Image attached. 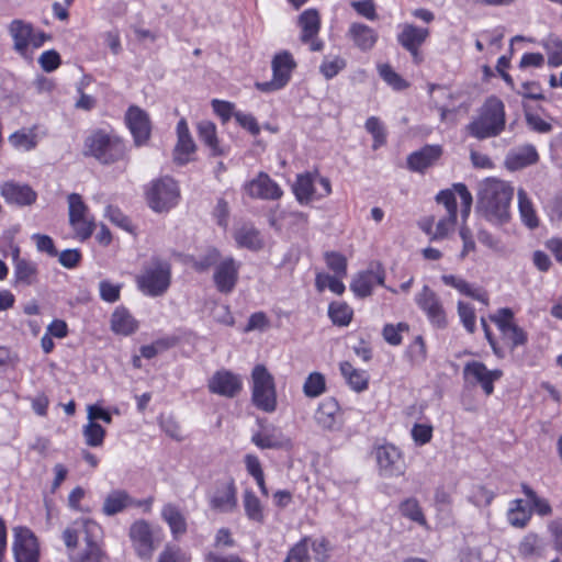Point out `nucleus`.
I'll use <instances>...</instances> for the list:
<instances>
[{
  "label": "nucleus",
  "instance_id": "6",
  "mask_svg": "<svg viewBox=\"0 0 562 562\" xmlns=\"http://www.w3.org/2000/svg\"><path fill=\"white\" fill-rule=\"evenodd\" d=\"M271 67L272 79L270 81L257 82L256 85L257 89L262 92H272L284 88L291 79L296 63L291 53L283 50L274 55Z\"/></svg>",
  "mask_w": 562,
  "mask_h": 562
},
{
  "label": "nucleus",
  "instance_id": "12",
  "mask_svg": "<svg viewBox=\"0 0 562 562\" xmlns=\"http://www.w3.org/2000/svg\"><path fill=\"white\" fill-rule=\"evenodd\" d=\"M125 123L133 136L135 146L140 147L148 143L151 134V122L144 110L131 105L125 113Z\"/></svg>",
  "mask_w": 562,
  "mask_h": 562
},
{
  "label": "nucleus",
  "instance_id": "61",
  "mask_svg": "<svg viewBox=\"0 0 562 562\" xmlns=\"http://www.w3.org/2000/svg\"><path fill=\"white\" fill-rule=\"evenodd\" d=\"M379 74L385 82L396 90H402L407 87V82L387 64L379 67Z\"/></svg>",
  "mask_w": 562,
  "mask_h": 562
},
{
  "label": "nucleus",
  "instance_id": "62",
  "mask_svg": "<svg viewBox=\"0 0 562 562\" xmlns=\"http://www.w3.org/2000/svg\"><path fill=\"white\" fill-rule=\"evenodd\" d=\"M121 284H115L109 280H102L99 283L100 297L108 303H115L120 300Z\"/></svg>",
  "mask_w": 562,
  "mask_h": 562
},
{
  "label": "nucleus",
  "instance_id": "34",
  "mask_svg": "<svg viewBox=\"0 0 562 562\" xmlns=\"http://www.w3.org/2000/svg\"><path fill=\"white\" fill-rule=\"evenodd\" d=\"M469 133L479 139L492 136V105L487 99L479 117L468 125Z\"/></svg>",
  "mask_w": 562,
  "mask_h": 562
},
{
  "label": "nucleus",
  "instance_id": "24",
  "mask_svg": "<svg viewBox=\"0 0 562 562\" xmlns=\"http://www.w3.org/2000/svg\"><path fill=\"white\" fill-rule=\"evenodd\" d=\"M1 195L9 204L29 206L35 203L37 193L29 186L15 181H7L1 186Z\"/></svg>",
  "mask_w": 562,
  "mask_h": 562
},
{
  "label": "nucleus",
  "instance_id": "27",
  "mask_svg": "<svg viewBox=\"0 0 562 562\" xmlns=\"http://www.w3.org/2000/svg\"><path fill=\"white\" fill-rule=\"evenodd\" d=\"M211 508L231 513L237 507V487L233 479L217 487L210 499Z\"/></svg>",
  "mask_w": 562,
  "mask_h": 562
},
{
  "label": "nucleus",
  "instance_id": "29",
  "mask_svg": "<svg viewBox=\"0 0 562 562\" xmlns=\"http://www.w3.org/2000/svg\"><path fill=\"white\" fill-rule=\"evenodd\" d=\"M347 36L362 52L371 50L379 38L378 32L374 29L360 22L350 24Z\"/></svg>",
  "mask_w": 562,
  "mask_h": 562
},
{
  "label": "nucleus",
  "instance_id": "17",
  "mask_svg": "<svg viewBox=\"0 0 562 562\" xmlns=\"http://www.w3.org/2000/svg\"><path fill=\"white\" fill-rule=\"evenodd\" d=\"M246 193L252 199L279 200L283 195L280 186L266 172H259L256 178L245 184Z\"/></svg>",
  "mask_w": 562,
  "mask_h": 562
},
{
  "label": "nucleus",
  "instance_id": "13",
  "mask_svg": "<svg viewBox=\"0 0 562 562\" xmlns=\"http://www.w3.org/2000/svg\"><path fill=\"white\" fill-rule=\"evenodd\" d=\"M416 303L426 313L434 326L439 328L447 326L446 312L441 301L428 285H424L423 290L416 295Z\"/></svg>",
  "mask_w": 562,
  "mask_h": 562
},
{
  "label": "nucleus",
  "instance_id": "42",
  "mask_svg": "<svg viewBox=\"0 0 562 562\" xmlns=\"http://www.w3.org/2000/svg\"><path fill=\"white\" fill-rule=\"evenodd\" d=\"M518 210L521 222L530 229L539 226V217L535 210L532 201L524 189L518 190Z\"/></svg>",
  "mask_w": 562,
  "mask_h": 562
},
{
  "label": "nucleus",
  "instance_id": "30",
  "mask_svg": "<svg viewBox=\"0 0 562 562\" xmlns=\"http://www.w3.org/2000/svg\"><path fill=\"white\" fill-rule=\"evenodd\" d=\"M441 281L457 291H459L461 294L465 296H470L484 305H488V292L480 286H475L469 282H467L464 279L453 276V274H443L441 277Z\"/></svg>",
  "mask_w": 562,
  "mask_h": 562
},
{
  "label": "nucleus",
  "instance_id": "9",
  "mask_svg": "<svg viewBox=\"0 0 562 562\" xmlns=\"http://www.w3.org/2000/svg\"><path fill=\"white\" fill-rule=\"evenodd\" d=\"M456 194H459L461 199V214L463 218H467L470 214L472 206V194L468 190L464 183H453L451 189H445L437 193L436 202L442 204L447 210V215L458 216Z\"/></svg>",
  "mask_w": 562,
  "mask_h": 562
},
{
  "label": "nucleus",
  "instance_id": "26",
  "mask_svg": "<svg viewBox=\"0 0 562 562\" xmlns=\"http://www.w3.org/2000/svg\"><path fill=\"white\" fill-rule=\"evenodd\" d=\"M514 188L509 182L494 179V217L505 222L510 216Z\"/></svg>",
  "mask_w": 562,
  "mask_h": 562
},
{
  "label": "nucleus",
  "instance_id": "1",
  "mask_svg": "<svg viewBox=\"0 0 562 562\" xmlns=\"http://www.w3.org/2000/svg\"><path fill=\"white\" fill-rule=\"evenodd\" d=\"M82 155L110 166L128 159L126 142L113 131L97 128L85 138Z\"/></svg>",
  "mask_w": 562,
  "mask_h": 562
},
{
  "label": "nucleus",
  "instance_id": "57",
  "mask_svg": "<svg viewBox=\"0 0 562 562\" xmlns=\"http://www.w3.org/2000/svg\"><path fill=\"white\" fill-rule=\"evenodd\" d=\"M310 538L304 537L297 543H295L288 552V555L283 562H308V542Z\"/></svg>",
  "mask_w": 562,
  "mask_h": 562
},
{
  "label": "nucleus",
  "instance_id": "35",
  "mask_svg": "<svg viewBox=\"0 0 562 562\" xmlns=\"http://www.w3.org/2000/svg\"><path fill=\"white\" fill-rule=\"evenodd\" d=\"M464 378L470 383L481 384L487 395L492 394V371L483 363H468L464 368Z\"/></svg>",
  "mask_w": 562,
  "mask_h": 562
},
{
  "label": "nucleus",
  "instance_id": "48",
  "mask_svg": "<svg viewBox=\"0 0 562 562\" xmlns=\"http://www.w3.org/2000/svg\"><path fill=\"white\" fill-rule=\"evenodd\" d=\"M521 491L526 495L528 502L530 503V507L532 513L535 512L539 516H550L552 514V506L549 501L542 497H539L537 493L528 485L521 484Z\"/></svg>",
  "mask_w": 562,
  "mask_h": 562
},
{
  "label": "nucleus",
  "instance_id": "40",
  "mask_svg": "<svg viewBox=\"0 0 562 562\" xmlns=\"http://www.w3.org/2000/svg\"><path fill=\"white\" fill-rule=\"evenodd\" d=\"M532 509L525 503L524 499H514L507 512L508 522L516 528H525L530 521Z\"/></svg>",
  "mask_w": 562,
  "mask_h": 562
},
{
  "label": "nucleus",
  "instance_id": "33",
  "mask_svg": "<svg viewBox=\"0 0 562 562\" xmlns=\"http://www.w3.org/2000/svg\"><path fill=\"white\" fill-rule=\"evenodd\" d=\"M317 177V173L312 172L300 173L296 176V180L293 184V192L300 204H308L316 198L314 183Z\"/></svg>",
  "mask_w": 562,
  "mask_h": 562
},
{
  "label": "nucleus",
  "instance_id": "50",
  "mask_svg": "<svg viewBox=\"0 0 562 562\" xmlns=\"http://www.w3.org/2000/svg\"><path fill=\"white\" fill-rule=\"evenodd\" d=\"M82 435L86 445L95 448L103 445L106 431L97 422H88V424L82 427Z\"/></svg>",
  "mask_w": 562,
  "mask_h": 562
},
{
  "label": "nucleus",
  "instance_id": "22",
  "mask_svg": "<svg viewBox=\"0 0 562 562\" xmlns=\"http://www.w3.org/2000/svg\"><path fill=\"white\" fill-rule=\"evenodd\" d=\"M149 505V501H137L133 498L125 490H113L104 498L102 513L105 516H114L127 508Z\"/></svg>",
  "mask_w": 562,
  "mask_h": 562
},
{
  "label": "nucleus",
  "instance_id": "39",
  "mask_svg": "<svg viewBox=\"0 0 562 562\" xmlns=\"http://www.w3.org/2000/svg\"><path fill=\"white\" fill-rule=\"evenodd\" d=\"M340 372L353 391L363 392L368 389L369 375L366 371L356 369L350 362L345 361L340 363Z\"/></svg>",
  "mask_w": 562,
  "mask_h": 562
},
{
  "label": "nucleus",
  "instance_id": "38",
  "mask_svg": "<svg viewBox=\"0 0 562 562\" xmlns=\"http://www.w3.org/2000/svg\"><path fill=\"white\" fill-rule=\"evenodd\" d=\"M111 329L127 336L137 329V323L125 307H116L111 316Z\"/></svg>",
  "mask_w": 562,
  "mask_h": 562
},
{
  "label": "nucleus",
  "instance_id": "37",
  "mask_svg": "<svg viewBox=\"0 0 562 562\" xmlns=\"http://www.w3.org/2000/svg\"><path fill=\"white\" fill-rule=\"evenodd\" d=\"M100 531V526L93 521L85 520L82 521L79 529L67 528L63 532V539L67 548H76L78 543V539L83 535L85 541L87 542V537L91 539H95L97 532Z\"/></svg>",
  "mask_w": 562,
  "mask_h": 562
},
{
  "label": "nucleus",
  "instance_id": "55",
  "mask_svg": "<svg viewBox=\"0 0 562 562\" xmlns=\"http://www.w3.org/2000/svg\"><path fill=\"white\" fill-rule=\"evenodd\" d=\"M325 261H326L327 267L338 278H345L347 276V259L340 252H337V251L326 252Z\"/></svg>",
  "mask_w": 562,
  "mask_h": 562
},
{
  "label": "nucleus",
  "instance_id": "59",
  "mask_svg": "<svg viewBox=\"0 0 562 562\" xmlns=\"http://www.w3.org/2000/svg\"><path fill=\"white\" fill-rule=\"evenodd\" d=\"M364 126H366V130L372 135V137L374 139V145H373L374 148H378L379 146H381L382 144L385 143V140H386L385 128L379 117L370 116L366 121Z\"/></svg>",
  "mask_w": 562,
  "mask_h": 562
},
{
  "label": "nucleus",
  "instance_id": "3",
  "mask_svg": "<svg viewBox=\"0 0 562 562\" xmlns=\"http://www.w3.org/2000/svg\"><path fill=\"white\" fill-rule=\"evenodd\" d=\"M171 267L166 260L153 257L136 278L138 289L148 296H160L169 288Z\"/></svg>",
  "mask_w": 562,
  "mask_h": 562
},
{
  "label": "nucleus",
  "instance_id": "54",
  "mask_svg": "<svg viewBox=\"0 0 562 562\" xmlns=\"http://www.w3.org/2000/svg\"><path fill=\"white\" fill-rule=\"evenodd\" d=\"M106 557L100 549L95 539L87 537V548L82 554L72 559V562H105Z\"/></svg>",
  "mask_w": 562,
  "mask_h": 562
},
{
  "label": "nucleus",
  "instance_id": "60",
  "mask_svg": "<svg viewBox=\"0 0 562 562\" xmlns=\"http://www.w3.org/2000/svg\"><path fill=\"white\" fill-rule=\"evenodd\" d=\"M543 209L551 223H561L562 193H557L551 199H549Z\"/></svg>",
  "mask_w": 562,
  "mask_h": 562
},
{
  "label": "nucleus",
  "instance_id": "23",
  "mask_svg": "<svg viewBox=\"0 0 562 562\" xmlns=\"http://www.w3.org/2000/svg\"><path fill=\"white\" fill-rule=\"evenodd\" d=\"M177 138L173 149V161L177 165L183 166L191 160L190 156L196 149L186 119H181L177 124Z\"/></svg>",
  "mask_w": 562,
  "mask_h": 562
},
{
  "label": "nucleus",
  "instance_id": "4",
  "mask_svg": "<svg viewBox=\"0 0 562 562\" xmlns=\"http://www.w3.org/2000/svg\"><path fill=\"white\" fill-rule=\"evenodd\" d=\"M252 404L260 411L273 413L277 409V391L274 378L263 364H257L251 372Z\"/></svg>",
  "mask_w": 562,
  "mask_h": 562
},
{
  "label": "nucleus",
  "instance_id": "20",
  "mask_svg": "<svg viewBox=\"0 0 562 562\" xmlns=\"http://www.w3.org/2000/svg\"><path fill=\"white\" fill-rule=\"evenodd\" d=\"M315 420L325 430H338L342 426V413L334 397L324 398L315 413Z\"/></svg>",
  "mask_w": 562,
  "mask_h": 562
},
{
  "label": "nucleus",
  "instance_id": "49",
  "mask_svg": "<svg viewBox=\"0 0 562 562\" xmlns=\"http://www.w3.org/2000/svg\"><path fill=\"white\" fill-rule=\"evenodd\" d=\"M328 316L335 325L347 326L352 318V310L342 302H333L328 307Z\"/></svg>",
  "mask_w": 562,
  "mask_h": 562
},
{
  "label": "nucleus",
  "instance_id": "5",
  "mask_svg": "<svg viewBox=\"0 0 562 562\" xmlns=\"http://www.w3.org/2000/svg\"><path fill=\"white\" fill-rule=\"evenodd\" d=\"M146 196L154 211L165 212L178 203L179 188L172 178L162 177L151 182Z\"/></svg>",
  "mask_w": 562,
  "mask_h": 562
},
{
  "label": "nucleus",
  "instance_id": "64",
  "mask_svg": "<svg viewBox=\"0 0 562 562\" xmlns=\"http://www.w3.org/2000/svg\"><path fill=\"white\" fill-rule=\"evenodd\" d=\"M346 67L345 59L335 57L334 59H324L319 66L321 74L326 79H331L339 74Z\"/></svg>",
  "mask_w": 562,
  "mask_h": 562
},
{
  "label": "nucleus",
  "instance_id": "58",
  "mask_svg": "<svg viewBox=\"0 0 562 562\" xmlns=\"http://www.w3.org/2000/svg\"><path fill=\"white\" fill-rule=\"evenodd\" d=\"M191 557L177 546L167 544L158 555L157 562H190Z\"/></svg>",
  "mask_w": 562,
  "mask_h": 562
},
{
  "label": "nucleus",
  "instance_id": "21",
  "mask_svg": "<svg viewBox=\"0 0 562 562\" xmlns=\"http://www.w3.org/2000/svg\"><path fill=\"white\" fill-rule=\"evenodd\" d=\"M539 153L535 145L525 144L510 149L504 160V166L508 171H518L538 164Z\"/></svg>",
  "mask_w": 562,
  "mask_h": 562
},
{
  "label": "nucleus",
  "instance_id": "46",
  "mask_svg": "<svg viewBox=\"0 0 562 562\" xmlns=\"http://www.w3.org/2000/svg\"><path fill=\"white\" fill-rule=\"evenodd\" d=\"M542 549V541L535 532L525 535L518 544V553L524 559L540 557Z\"/></svg>",
  "mask_w": 562,
  "mask_h": 562
},
{
  "label": "nucleus",
  "instance_id": "43",
  "mask_svg": "<svg viewBox=\"0 0 562 562\" xmlns=\"http://www.w3.org/2000/svg\"><path fill=\"white\" fill-rule=\"evenodd\" d=\"M238 247L256 251L262 248L263 243L260 233L255 227L243 226L235 233Z\"/></svg>",
  "mask_w": 562,
  "mask_h": 562
},
{
  "label": "nucleus",
  "instance_id": "16",
  "mask_svg": "<svg viewBox=\"0 0 562 562\" xmlns=\"http://www.w3.org/2000/svg\"><path fill=\"white\" fill-rule=\"evenodd\" d=\"M128 535L137 555L149 560L155 550L150 525L143 519L136 520L130 527Z\"/></svg>",
  "mask_w": 562,
  "mask_h": 562
},
{
  "label": "nucleus",
  "instance_id": "36",
  "mask_svg": "<svg viewBox=\"0 0 562 562\" xmlns=\"http://www.w3.org/2000/svg\"><path fill=\"white\" fill-rule=\"evenodd\" d=\"M243 506L246 517L256 524L262 525L266 520L265 506L250 488H246L243 494Z\"/></svg>",
  "mask_w": 562,
  "mask_h": 562
},
{
  "label": "nucleus",
  "instance_id": "11",
  "mask_svg": "<svg viewBox=\"0 0 562 562\" xmlns=\"http://www.w3.org/2000/svg\"><path fill=\"white\" fill-rule=\"evenodd\" d=\"M428 37V29L414 24H404L402 31L397 34V42L411 54L413 61L419 65L424 60L420 47Z\"/></svg>",
  "mask_w": 562,
  "mask_h": 562
},
{
  "label": "nucleus",
  "instance_id": "32",
  "mask_svg": "<svg viewBox=\"0 0 562 562\" xmlns=\"http://www.w3.org/2000/svg\"><path fill=\"white\" fill-rule=\"evenodd\" d=\"M32 24L23 20L16 19L10 23L9 33L13 38L14 49L18 53L24 54L27 50L32 38Z\"/></svg>",
  "mask_w": 562,
  "mask_h": 562
},
{
  "label": "nucleus",
  "instance_id": "25",
  "mask_svg": "<svg viewBox=\"0 0 562 562\" xmlns=\"http://www.w3.org/2000/svg\"><path fill=\"white\" fill-rule=\"evenodd\" d=\"M20 250L16 248L14 250V257H13V283L15 286H31L37 283L38 281V267L37 263L21 258L19 256Z\"/></svg>",
  "mask_w": 562,
  "mask_h": 562
},
{
  "label": "nucleus",
  "instance_id": "53",
  "mask_svg": "<svg viewBox=\"0 0 562 562\" xmlns=\"http://www.w3.org/2000/svg\"><path fill=\"white\" fill-rule=\"evenodd\" d=\"M69 204V223L75 225L80 217L89 215V210L82 198L78 193H71L68 195Z\"/></svg>",
  "mask_w": 562,
  "mask_h": 562
},
{
  "label": "nucleus",
  "instance_id": "28",
  "mask_svg": "<svg viewBox=\"0 0 562 562\" xmlns=\"http://www.w3.org/2000/svg\"><path fill=\"white\" fill-rule=\"evenodd\" d=\"M442 155V148L439 145H426L422 149L412 153L407 157V167L412 171L424 172L434 165Z\"/></svg>",
  "mask_w": 562,
  "mask_h": 562
},
{
  "label": "nucleus",
  "instance_id": "63",
  "mask_svg": "<svg viewBox=\"0 0 562 562\" xmlns=\"http://www.w3.org/2000/svg\"><path fill=\"white\" fill-rule=\"evenodd\" d=\"M457 217L454 215H447L441 218L436 226L435 233L431 235V241L445 239L451 232L454 231L457 224Z\"/></svg>",
  "mask_w": 562,
  "mask_h": 562
},
{
  "label": "nucleus",
  "instance_id": "51",
  "mask_svg": "<svg viewBox=\"0 0 562 562\" xmlns=\"http://www.w3.org/2000/svg\"><path fill=\"white\" fill-rule=\"evenodd\" d=\"M221 254L216 248L210 247L192 261V267L198 272H205L220 262Z\"/></svg>",
  "mask_w": 562,
  "mask_h": 562
},
{
  "label": "nucleus",
  "instance_id": "8",
  "mask_svg": "<svg viewBox=\"0 0 562 562\" xmlns=\"http://www.w3.org/2000/svg\"><path fill=\"white\" fill-rule=\"evenodd\" d=\"M12 550L15 562H38L37 539L27 527L18 526L13 528Z\"/></svg>",
  "mask_w": 562,
  "mask_h": 562
},
{
  "label": "nucleus",
  "instance_id": "19",
  "mask_svg": "<svg viewBox=\"0 0 562 562\" xmlns=\"http://www.w3.org/2000/svg\"><path fill=\"white\" fill-rule=\"evenodd\" d=\"M261 427L260 431L254 432L251 442L259 449H283L290 446V439L282 430L273 425L263 426L262 420L258 419Z\"/></svg>",
  "mask_w": 562,
  "mask_h": 562
},
{
  "label": "nucleus",
  "instance_id": "52",
  "mask_svg": "<svg viewBox=\"0 0 562 562\" xmlns=\"http://www.w3.org/2000/svg\"><path fill=\"white\" fill-rule=\"evenodd\" d=\"M326 390L325 376L319 372L311 373L303 385V392L307 397H317Z\"/></svg>",
  "mask_w": 562,
  "mask_h": 562
},
{
  "label": "nucleus",
  "instance_id": "18",
  "mask_svg": "<svg viewBox=\"0 0 562 562\" xmlns=\"http://www.w3.org/2000/svg\"><path fill=\"white\" fill-rule=\"evenodd\" d=\"M385 271L380 263L372 265L367 271L359 272L350 284L351 291L359 297L371 295L375 284L383 285Z\"/></svg>",
  "mask_w": 562,
  "mask_h": 562
},
{
  "label": "nucleus",
  "instance_id": "14",
  "mask_svg": "<svg viewBox=\"0 0 562 562\" xmlns=\"http://www.w3.org/2000/svg\"><path fill=\"white\" fill-rule=\"evenodd\" d=\"M240 263L233 257L221 260L214 270L213 281L218 292L232 293L238 282Z\"/></svg>",
  "mask_w": 562,
  "mask_h": 562
},
{
  "label": "nucleus",
  "instance_id": "31",
  "mask_svg": "<svg viewBox=\"0 0 562 562\" xmlns=\"http://www.w3.org/2000/svg\"><path fill=\"white\" fill-rule=\"evenodd\" d=\"M200 140L209 147L212 156H226L228 148L222 146L217 138L216 125L211 121H201L198 126Z\"/></svg>",
  "mask_w": 562,
  "mask_h": 562
},
{
  "label": "nucleus",
  "instance_id": "10",
  "mask_svg": "<svg viewBox=\"0 0 562 562\" xmlns=\"http://www.w3.org/2000/svg\"><path fill=\"white\" fill-rule=\"evenodd\" d=\"M209 392L227 398L236 397L243 390L241 376L227 369H221L207 381Z\"/></svg>",
  "mask_w": 562,
  "mask_h": 562
},
{
  "label": "nucleus",
  "instance_id": "15",
  "mask_svg": "<svg viewBox=\"0 0 562 562\" xmlns=\"http://www.w3.org/2000/svg\"><path fill=\"white\" fill-rule=\"evenodd\" d=\"M299 25L302 29L301 41L310 44L312 52H321L324 47L323 41L317 38L321 29L319 13L315 9H307L299 16Z\"/></svg>",
  "mask_w": 562,
  "mask_h": 562
},
{
  "label": "nucleus",
  "instance_id": "45",
  "mask_svg": "<svg viewBox=\"0 0 562 562\" xmlns=\"http://www.w3.org/2000/svg\"><path fill=\"white\" fill-rule=\"evenodd\" d=\"M401 515L419 526L426 527L427 520L419 505V502L415 497H408L402 501L398 505Z\"/></svg>",
  "mask_w": 562,
  "mask_h": 562
},
{
  "label": "nucleus",
  "instance_id": "44",
  "mask_svg": "<svg viewBox=\"0 0 562 562\" xmlns=\"http://www.w3.org/2000/svg\"><path fill=\"white\" fill-rule=\"evenodd\" d=\"M476 210L484 214L487 220L492 217V178H485L477 186Z\"/></svg>",
  "mask_w": 562,
  "mask_h": 562
},
{
  "label": "nucleus",
  "instance_id": "2",
  "mask_svg": "<svg viewBox=\"0 0 562 562\" xmlns=\"http://www.w3.org/2000/svg\"><path fill=\"white\" fill-rule=\"evenodd\" d=\"M494 325L498 331V342L494 340V355L497 357L514 353L528 344V333L519 325L510 307H501L494 313Z\"/></svg>",
  "mask_w": 562,
  "mask_h": 562
},
{
  "label": "nucleus",
  "instance_id": "47",
  "mask_svg": "<svg viewBox=\"0 0 562 562\" xmlns=\"http://www.w3.org/2000/svg\"><path fill=\"white\" fill-rule=\"evenodd\" d=\"M10 144L15 149L30 151L37 146L38 139L34 130H20L9 137Z\"/></svg>",
  "mask_w": 562,
  "mask_h": 562
},
{
  "label": "nucleus",
  "instance_id": "41",
  "mask_svg": "<svg viewBox=\"0 0 562 562\" xmlns=\"http://www.w3.org/2000/svg\"><path fill=\"white\" fill-rule=\"evenodd\" d=\"M161 516L170 527L171 533L178 538L187 532V521L176 505L167 504L162 507Z\"/></svg>",
  "mask_w": 562,
  "mask_h": 562
},
{
  "label": "nucleus",
  "instance_id": "56",
  "mask_svg": "<svg viewBox=\"0 0 562 562\" xmlns=\"http://www.w3.org/2000/svg\"><path fill=\"white\" fill-rule=\"evenodd\" d=\"M543 46L548 57V65L551 67L562 66V40L558 37L550 38Z\"/></svg>",
  "mask_w": 562,
  "mask_h": 562
},
{
  "label": "nucleus",
  "instance_id": "7",
  "mask_svg": "<svg viewBox=\"0 0 562 562\" xmlns=\"http://www.w3.org/2000/svg\"><path fill=\"white\" fill-rule=\"evenodd\" d=\"M379 472L384 477L400 476L405 472V460L401 450L392 443L379 446L374 450Z\"/></svg>",
  "mask_w": 562,
  "mask_h": 562
}]
</instances>
